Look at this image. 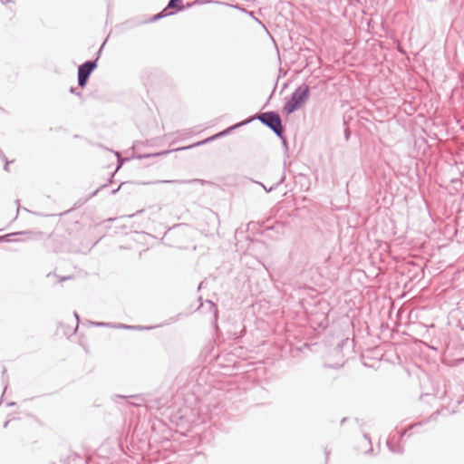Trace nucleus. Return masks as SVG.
<instances>
[{
  "mask_svg": "<svg viewBox=\"0 0 464 464\" xmlns=\"http://www.w3.org/2000/svg\"><path fill=\"white\" fill-rule=\"evenodd\" d=\"M222 133L219 131L218 133L211 136V137H208L203 140H200L198 142H196L192 145H189V146H186V147H182V148H179V149H176L175 150H188V149H191V148H194V147H198V146H200V145H203V144H207L210 141H213L217 139H219V138H222Z\"/></svg>",
  "mask_w": 464,
  "mask_h": 464,
  "instance_id": "obj_5",
  "label": "nucleus"
},
{
  "mask_svg": "<svg viewBox=\"0 0 464 464\" xmlns=\"http://www.w3.org/2000/svg\"><path fill=\"white\" fill-rule=\"evenodd\" d=\"M74 317L76 319V326H75L74 330L72 331V333L76 332V330L78 329L79 322H80L79 315L76 312H74Z\"/></svg>",
  "mask_w": 464,
  "mask_h": 464,
  "instance_id": "obj_17",
  "label": "nucleus"
},
{
  "mask_svg": "<svg viewBox=\"0 0 464 464\" xmlns=\"http://www.w3.org/2000/svg\"><path fill=\"white\" fill-rule=\"evenodd\" d=\"M284 180H285V176H283L281 178V179L275 186L271 187L270 188H267L266 186H265L261 182H256V183L259 184L266 191L270 192V191L274 190L276 187H278L281 183H283Z\"/></svg>",
  "mask_w": 464,
  "mask_h": 464,
  "instance_id": "obj_11",
  "label": "nucleus"
},
{
  "mask_svg": "<svg viewBox=\"0 0 464 464\" xmlns=\"http://www.w3.org/2000/svg\"><path fill=\"white\" fill-rule=\"evenodd\" d=\"M387 446L392 453H396V454L403 453V448L401 447V445L400 443L392 444L391 440H388Z\"/></svg>",
  "mask_w": 464,
  "mask_h": 464,
  "instance_id": "obj_7",
  "label": "nucleus"
},
{
  "mask_svg": "<svg viewBox=\"0 0 464 464\" xmlns=\"http://www.w3.org/2000/svg\"><path fill=\"white\" fill-rule=\"evenodd\" d=\"M167 8L163 9L161 12L154 14L150 19V22H157L158 20L163 18V17H166L168 15H170L172 14L173 13H168L167 12Z\"/></svg>",
  "mask_w": 464,
  "mask_h": 464,
  "instance_id": "obj_9",
  "label": "nucleus"
},
{
  "mask_svg": "<svg viewBox=\"0 0 464 464\" xmlns=\"http://www.w3.org/2000/svg\"><path fill=\"white\" fill-rule=\"evenodd\" d=\"M345 420H346V418H343L341 422L343 423Z\"/></svg>",
  "mask_w": 464,
  "mask_h": 464,
  "instance_id": "obj_31",
  "label": "nucleus"
},
{
  "mask_svg": "<svg viewBox=\"0 0 464 464\" xmlns=\"http://www.w3.org/2000/svg\"><path fill=\"white\" fill-rule=\"evenodd\" d=\"M252 121H253V118L246 119L245 121H240V122H238V123H237L235 125H232V126L227 128L226 130H222L220 132L222 133V136L224 137V136L231 133L234 130H236V129H237V128H239L241 126L248 124Z\"/></svg>",
  "mask_w": 464,
  "mask_h": 464,
  "instance_id": "obj_6",
  "label": "nucleus"
},
{
  "mask_svg": "<svg viewBox=\"0 0 464 464\" xmlns=\"http://www.w3.org/2000/svg\"><path fill=\"white\" fill-rule=\"evenodd\" d=\"M115 398H120V399H124V400H128V399H131V398H138L137 395H130V396H124V395H120V394H116L113 396V400Z\"/></svg>",
  "mask_w": 464,
  "mask_h": 464,
  "instance_id": "obj_15",
  "label": "nucleus"
},
{
  "mask_svg": "<svg viewBox=\"0 0 464 464\" xmlns=\"http://www.w3.org/2000/svg\"><path fill=\"white\" fill-rule=\"evenodd\" d=\"M10 420H6L5 423H4V428H7L8 424H9Z\"/></svg>",
  "mask_w": 464,
  "mask_h": 464,
  "instance_id": "obj_28",
  "label": "nucleus"
},
{
  "mask_svg": "<svg viewBox=\"0 0 464 464\" xmlns=\"http://www.w3.org/2000/svg\"><path fill=\"white\" fill-rule=\"evenodd\" d=\"M128 403L130 404V405H133L135 407H140V406L142 405L141 402H130V401H128Z\"/></svg>",
  "mask_w": 464,
  "mask_h": 464,
  "instance_id": "obj_23",
  "label": "nucleus"
},
{
  "mask_svg": "<svg viewBox=\"0 0 464 464\" xmlns=\"http://www.w3.org/2000/svg\"><path fill=\"white\" fill-rule=\"evenodd\" d=\"M105 43H106V42H103V44H102V46L100 47L99 51L97 52V57H96V59H95V60H97V61H98V59L100 58V55H101V53H102V48H103V46H104Z\"/></svg>",
  "mask_w": 464,
  "mask_h": 464,
  "instance_id": "obj_19",
  "label": "nucleus"
},
{
  "mask_svg": "<svg viewBox=\"0 0 464 464\" xmlns=\"http://www.w3.org/2000/svg\"><path fill=\"white\" fill-rule=\"evenodd\" d=\"M344 135H345V139H346V140H348V139H349V137H350V132H349V130H345Z\"/></svg>",
  "mask_w": 464,
  "mask_h": 464,
  "instance_id": "obj_25",
  "label": "nucleus"
},
{
  "mask_svg": "<svg viewBox=\"0 0 464 464\" xmlns=\"http://www.w3.org/2000/svg\"><path fill=\"white\" fill-rule=\"evenodd\" d=\"M91 324L97 327H110L111 328L113 326V324L111 323H104V322H91Z\"/></svg>",
  "mask_w": 464,
  "mask_h": 464,
  "instance_id": "obj_14",
  "label": "nucleus"
},
{
  "mask_svg": "<svg viewBox=\"0 0 464 464\" xmlns=\"http://www.w3.org/2000/svg\"><path fill=\"white\" fill-rule=\"evenodd\" d=\"M70 278H71L70 276L62 277L61 281H65V280L70 279Z\"/></svg>",
  "mask_w": 464,
  "mask_h": 464,
  "instance_id": "obj_29",
  "label": "nucleus"
},
{
  "mask_svg": "<svg viewBox=\"0 0 464 464\" xmlns=\"http://www.w3.org/2000/svg\"><path fill=\"white\" fill-rule=\"evenodd\" d=\"M13 234H9V235H5V236H2L0 237V241H6L7 240V237L12 236Z\"/></svg>",
  "mask_w": 464,
  "mask_h": 464,
  "instance_id": "obj_21",
  "label": "nucleus"
},
{
  "mask_svg": "<svg viewBox=\"0 0 464 464\" xmlns=\"http://www.w3.org/2000/svg\"><path fill=\"white\" fill-rule=\"evenodd\" d=\"M121 187V185H120L117 188L113 189V190L111 191V194H112V195L116 194V193L120 190Z\"/></svg>",
  "mask_w": 464,
  "mask_h": 464,
  "instance_id": "obj_24",
  "label": "nucleus"
},
{
  "mask_svg": "<svg viewBox=\"0 0 464 464\" xmlns=\"http://www.w3.org/2000/svg\"><path fill=\"white\" fill-rule=\"evenodd\" d=\"M181 2H182V0H169L166 8L167 9L173 8V9H176L177 11H181V10H183L184 7L182 5H177V4H181Z\"/></svg>",
  "mask_w": 464,
  "mask_h": 464,
  "instance_id": "obj_10",
  "label": "nucleus"
},
{
  "mask_svg": "<svg viewBox=\"0 0 464 464\" xmlns=\"http://www.w3.org/2000/svg\"><path fill=\"white\" fill-rule=\"evenodd\" d=\"M363 440H364V442L369 446V449L364 451V453L367 454V453L372 451V442H371V439H370L369 435L366 433L363 434Z\"/></svg>",
  "mask_w": 464,
  "mask_h": 464,
  "instance_id": "obj_12",
  "label": "nucleus"
},
{
  "mask_svg": "<svg viewBox=\"0 0 464 464\" xmlns=\"http://www.w3.org/2000/svg\"><path fill=\"white\" fill-rule=\"evenodd\" d=\"M311 94L310 87L306 84L299 85L285 102L283 111L289 115L298 111L308 101Z\"/></svg>",
  "mask_w": 464,
  "mask_h": 464,
  "instance_id": "obj_1",
  "label": "nucleus"
},
{
  "mask_svg": "<svg viewBox=\"0 0 464 464\" xmlns=\"http://www.w3.org/2000/svg\"><path fill=\"white\" fill-rule=\"evenodd\" d=\"M172 150H166V151H162V152H160V153H155V154H144V155H139L138 156V159H146V158H150V157H154V156H159V155H165V154H168L169 152H171Z\"/></svg>",
  "mask_w": 464,
  "mask_h": 464,
  "instance_id": "obj_13",
  "label": "nucleus"
},
{
  "mask_svg": "<svg viewBox=\"0 0 464 464\" xmlns=\"http://www.w3.org/2000/svg\"><path fill=\"white\" fill-rule=\"evenodd\" d=\"M97 60H88L78 67V85L84 88L89 81L92 72L97 68Z\"/></svg>",
  "mask_w": 464,
  "mask_h": 464,
  "instance_id": "obj_3",
  "label": "nucleus"
},
{
  "mask_svg": "<svg viewBox=\"0 0 464 464\" xmlns=\"http://www.w3.org/2000/svg\"><path fill=\"white\" fill-rule=\"evenodd\" d=\"M256 119L259 120L262 124L269 128L278 138L285 141V128L282 124V119L278 112L275 111L262 112L256 116Z\"/></svg>",
  "mask_w": 464,
  "mask_h": 464,
  "instance_id": "obj_2",
  "label": "nucleus"
},
{
  "mask_svg": "<svg viewBox=\"0 0 464 464\" xmlns=\"http://www.w3.org/2000/svg\"><path fill=\"white\" fill-rule=\"evenodd\" d=\"M327 367H331V368H335V369H338V368H341L343 366V364H335V365H328V364H325Z\"/></svg>",
  "mask_w": 464,
  "mask_h": 464,
  "instance_id": "obj_22",
  "label": "nucleus"
},
{
  "mask_svg": "<svg viewBox=\"0 0 464 464\" xmlns=\"http://www.w3.org/2000/svg\"><path fill=\"white\" fill-rule=\"evenodd\" d=\"M160 183H179V184H205L206 181L199 179H175V180H156L154 182H151V184H160Z\"/></svg>",
  "mask_w": 464,
  "mask_h": 464,
  "instance_id": "obj_4",
  "label": "nucleus"
},
{
  "mask_svg": "<svg viewBox=\"0 0 464 464\" xmlns=\"http://www.w3.org/2000/svg\"><path fill=\"white\" fill-rule=\"evenodd\" d=\"M111 328L141 330V329H151L152 327H142V326L128 325V324H113V326Z\"/></svg>",
  "mask_w": 464,
  "mask_h": 464,
  "instance_id": "obj_8",
  "label": "nucleus"
},
{
  "mask_svg": "<svg viewBox=\"0 0 464 464\" xmlns=\"http://www.w3.org/2000/svg\"><path fill=\"white\" fill-rule=\"evenodd\" d=\"M74 317L76 319V326H75L74 330L72 331V333L76 332V330L78 329L79 322H80L79 315L76 312H74Z\"/></svg>",
  "mask_w": 464,
  "mask_h": 464,
  "instance_id": "obj_16",
  "label": "nucleus"
},
{
  "mask_svg": "<svg viewBox=\"0 0 464 464\" xmlns=\"http://www.w3.org/2000/svg\"><path fill=\"white\" fill-rule=\"evenodd\" d=\"M3 4L13 3L12 0H0Z\"/></svg>",
  "mask_w": 464,
  "mask_h": 464,
  "instance_id": "obj_26",
  "label": "nucleus"
},
{
  "mask_svg": "<svg viewBox=\"0 0 464 464\" xmlns=\"http://www.w3.org/2000/svg\"><path fill=\"white\" fill-rule=\"evenodd\" d=\"M107 186H108V184H107V183H106V184L102 185L99 188H97L95 191H93V192L92 193V197L96 196V195H97V193H98L102 188H106Z\"/></svg>",
  "mask_w": 464,
  "mask_h": 464,
  "instance_id": "obj_18",
  "label": "nucleus"
},
{
  "mask_svg": "<svg viewBox=\"0 0 464 464\" xmlns=\"http://www.w3.org/2000/svg\"><path fill=\"white\" fill-rule=\"evenodd\" d=\"M15 404H16L15 402L12 401V402L7 403V406L11 407V406H14Z\"/></svg>",
  "mask_w": 464,
  "mask_h": 464,
  "instance_id": "obj_27",
  "label": "nucleus"
},
{
  "mask_svg": "<svg viewBox=\"0 0 464 464\" xmlns=\"http://www.w3.org/2000/svg\"><path fill=\"white\" fill-rule=\"evenodd\" d=\"M6 389H7V383L5 385L4 393L5 392Z\"/></svg>",
  "mask_w": 464,
  "mask_h": 464,
  "instance_id": "obj_30",
  "label": "nucleus"
},
{
  "mask_svg": "<svg viewBox=\"0 0 464 464\" xmlns=\"http://www.w3.org/2000/svg\"><path fill=\"white\" fill-rule=\"evenodd\" d=\"M70 92H71L72 93L76 94V95H80V94H81L79 92H77V89H76L75 87H72V88L70 89Z\"/></svg>",
  "mask_w": 464,
  "mask_h": 464,
  "instance_id": "obj_20",
  "label": "nucleus"
}]
</instances>
